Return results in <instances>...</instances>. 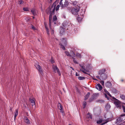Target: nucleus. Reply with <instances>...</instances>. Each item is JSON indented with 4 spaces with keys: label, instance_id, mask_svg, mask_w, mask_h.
<instances>
[{
    "label": "nucleus",
    "instance_id": "13d9d810",
    "mask_svg": "<svg viewBox=\"0 0 125 125\" xmlns=\"http://www.w3.org/2000/svg\"><path fill=\"white\" fill-rule=\"evenodd\" d=\"M105 95L106 97H107V96L106 94H105Z\"/></svg>",
    "mask_w": 125,
    "mask_h": 125
},
{
    "label": "nucleus",
    "instance_id": "412c9836",
    "mask_svg": "<svg viewBox=\"0 0 125 125\" xmlns=\"http://www.w3.org/2000/svg\"><path fill=\"white\" fill-rule=\"evenodd\" d=\"M87 117L89 119H92V117L91 115L89 113H88L87 115Z\"/></svg>",
    "mask_w": 125,
    "mask_h": 125
},
{
    "label": "nucleus",
    "instance_id": "774afa93",
    "mask_svg": "<svg viewBox=\"0 0 125 125\" xmlns=\"http://www.w3.org/2000/svg\"><path fill=\"white\" fill-rule=\"evenodd\" d=\"M69 125H72L71 124H69Z\"/></svg>",
    "mask_w": 125,
    "mask_h": 125
},
{
    "label": "nucleus",
    "instance_id": "0eeeda50",
    "mask_svg": "<svg viewBox=\"0 0 125 125\" xmlns=\"http://www.w3.org/2000/svg\"><path fill=\"white\" fill-rule=\"evenodd\" d=\"M114 103V104L117 107H121L120 103L118 100L115 101Z\"/></svg>",
    "mask_w": 125,
    "mask_h": 125
},
{
    "label": "nucleus",
    "instance_id": "bf43d9fd",
    "mask_svg": "<svg viewBox=\"0 0 125 125\" xmlns=\"http://www.w3.org/2000/svg\"><path fill=\"white\" fill-rule=\"evenodd\" d=\"M53 22H54V24H56V21Z\"/></svg>",
    "mask_w": 125,
    "mask_h": 125
},
{
    "label": "nucleus",
    "instance_id": "ddd939ff",
    "mask_svg": "<svg viewBox=\"0 0 125 125\" xmlns=\"http://www.w3.org/2000/svg\"><path fill=\"white\" fill-rule=\"evenodd\" d=\"M100 77L102 80H106L107 78V75L105 73L103 74V75L100 76Z\"/></svg>",
    "mask_w": 125,
    "mask_h": 125
},
{
    "label": "nucleus",
    "instance_id": "4468645a",
    "mask_svg": "<svg viewBox=\"0 0 125 125\" xmlns=\"http://www.w3.org/2000/svg\"><path fill=\"white\" fill-rule=\"evenodd\" d=\"M65 28L61 27L60 28V34H62L64 32Z\"/></svg>",
    "mask_w": 125,
    "mask_h": 125
},
{
    "label": "nucleus",
    "instance_id": "37998d69",
    "mask_svg": "<svg viewBox=\"0 0 125 125\" xmlns=\"http://www.w3.org/2000/svg\"><path fill=\"white\" fill-rule=\"evenodd\" d=\"M50 61L52 63H53L54 62V61L52 58L51 59V60H50Z\"/></svg>",
    "mask_w": 125,
    "mask_h": 125
},
{
    "label": "nucleus",
    "instance_id": "cd10ccee",
    "mask_svg": "<svg viewBox=\"0 0 125 125\" xmlns=\"http://www.w3.org/2000/svg\"><path fill=\"white\" fill-rule=\"evenodd\" d=\"M103 120L102 119H100L97 121L96 123L97 124H100L102 123Z\"/></svg>",
    "mask_w": 125,
    "mask_h": 125
},
{
    "label": "nucleus",
    "instance_id": "5701e85b",
    "mask_svg": "<svg viewBox=\"0 0 125 125\" xmlns=\"http://www.w3.org/2000/svg\"><path fill=\"white\" fill-rule=\"evenodd\" d=\"M112 120L111 118H107L105 120H103V121H105V122H107V123L110 121H111Z\"/></svg>",
    "mask_w": 125,
    "mask_h": 125
},
{
    "label": "nucleus",
    "instance_id": "58836bf2",
    "mask_svg": "<svg viewBox=\"0 0 125 125\" xmlns=\"http://www.w3.org/2000/svg\"><path fill=\"white\" fill-rule=\"evenodd\" d=\"M46 31V32L48 34V35H49V30L48 29V28H45Z\"/></svg>",
    "mask_w": 125,
    "mask_h": 125
},
{
    "label": "nucleus",
    "instance_id": "c756f323",
    "mask_svg": "<svg viewBox=\"0 0 125 125\" xmlns=\"http://www.w3.org/2000/svg\"><path fill=\"white\" fill-rule=\"evenodd\" d=\"M65 52L67 56H71V55L70 54L69 52L67 51H65Z\"/></svg>",
    "mask_w": 125,
    "mask_h": 125
},
{
    "label": "nucleus",
    "instance_id": "5fc2aeb1",
    "mask_svg": "<svg viewBox=\"0 0 125 125\" xmlns=\"http://www.w3.org/2000/svg\"><path fill=\"white\" fill-rule=\"evenodd\" d=\"M76 75L77 76H79V74L77 73H76Z\"/></svg>",
    "mask_w": 125,
    "mask_h": 125
},
{
    "label": "nucleus",
    "instance_id": "dca6fc26",
    "mask_svg": "<svg viewBox=\"0 0 125 125\" xmlns=\"http://www.w3.org/2000/svg\"><path fill=\"white\" fill-rule=\"evenodd\" d=\"M29 99L31 103H32L31 105L32 106L35 105V103L34 100L30 98Z\"/></svg>",
    "mask_w": 125,
    "mask_h": 125
},
{
    "label": "nucleus",
    "instance_id": "4c0bfd02",
    "mask_svg": "<svg viewBox=\"0 0 125 125\" xmlns=\"http://www.w3.org/2000/svg\"><path fill=\"white\" fill-rule=\"evenodd\" d=\"M60 109L59 108V109L60 111V112H62V113H63V107H62V106L60 107Z\"/></svg>",
    "mask_w": 125,
    "mask_h": 125
},
{
    "label": "nucleus",
    "instance_id": "393cba45",
    "mask_svg": "<svg viewBox=\"0 0 125 125\" xmlns=\"http://www.w3.org/2000/svg\"><path fill=\"white\" fill-rule=\"evenodd\" d=\"M57 19V18L56 15L54 16L53 18V22L56 21Z\"/></svg>",
    "mask_w": 125,
    "mask_h": 125
},
{
    "label": "nucleus",
    "instance_id": "39448f33",
    "mask_svg": "<svg viewBox=\"0 0 125 125\" xmlns=\"http://www.w3.org/2000/svg\"><path fill=\"white\" fill-rule=\"evenodd\" d=\"M125 120V114L123 115H121L119 117L117 120L118 121L121 122H122L123 121L124 122V120Z\"/></svg>",
    "mask_w": 125,
    "mask_h": 125
},
{
    "label": "nucleus",
    "instance_id": "72a5a7b5",
    "mask_svg": "<svg viewBox=\"0 0 125 125\" xmlns=\"http://www.w3.org/2000/svg\"><path fill=\"white\" fill-rule=\"evenodd\" d=\"M23 10L25 11H29L28 9L27 8H23Z\"/></svg>",
    "mask_w": 125,
    "mask_h": 125
},
{
    "label": "nucleus",
    "instance_id": "7ed1b4c3",
    "mask_svg": "<svg viewBox=\"0 0 125 125\" xmlns=\"http://www.w3.org/2000/svg\"><path fill=\"white\" fill-rule=\"evenodd\" d=\"M34 66L41 73H42L43 71L42 68V67L39 65L38 62L36 63L34 65Z\"/></svg>",
    "mask_w": 125,
    "mask_h": 125
},
{
    "label": "nucleus",
    "instance_id": "7c9ffc66",
    "mask_svg": "<svg viewBox=\"0 0 125 125\" xmlns=\"http://www.w3.org/2000/svg\"><path fill=\"white\" fill-rule=\"evenodd\" d=\"M76 56L77 57L79 58H81L82 57L81 55L79 53H77L76 54Z\"/></svg>",
    "mask_w": 125,
    "mask_h": 125
},
{
    "label": "nucleus",
    "instance_id": "2f4dec72",
    "mask_svg": "<svg viewBox=\"0 0 125 125\" xmlns=\"http://www.w3.org/2000/svg\"><path fill=\"white\" fill-rule=\"evenodd\" d=\"M67 23L68 22H63L62 24L63 26L64 27H66L67 26Z\"/></svg>",
    "mask_w": 125,
    "mask_h": 125
},
{
    "label": "nucleus",
    "instance_id": "e2e57ef3",
    "mask_svg": "<svg viewBox=\"0 0 125 125\" xmlns=\"http://www.w3.org/2000/svg\"><path fill=\"white\" fill-rule=\"evenodd\" d=\"M100 101H101L102 102H104V101L103 100H101Z\"/></svg>",
    "mask_w": 125,
    "mask_h": 125
},
{
    "label": "nucleus",
    "instance_id": "b1692460",
    "mask_svg": "<svg viewBox=\"0 0 125 125\" xmlns=\"http://www.w3.org/2000/svg\"><path fill=\"white\" fill-rule=\"evenodd\" d=\"M120 97L123 100H125V95L124 94H121L120 95Z\"/></svg>",
    "mask_w": 125,
    "mask_h": 125
},
{
    "label": "nucleus",
    "instance_id": "c03bdc74",
    "mask_svg": "<svg viewBox=\"0 0 125 125\" xmlns=\"http://www.w3.org/2000/svg\"><path fill=\"white\" fill-rule=\"evenodd\" d=\"M62 106L61 104L60 103H59L57 105L58 107L59 108V107H60Z\"/></svg>",
    "mask_w": 125,
    "mask_h": 125
},
{
    "label": "nucleus",
    "instance_id": "6e6d98bb",
    "mask_svg": "<svg viewBox=\"0 0 125 125\" xmlns=\"http://www.w3.org/2000/svg\"><path fill=\"white\" fill-rule=\"evenodd\" d=\"M96 77L98 78V79H100V77H99V76H96Z\"/></svg>",
    "mask_w": 125,
    "mask_h": 125
},
{
    "label": "nucleus",
    "instance_id": "a211bd4d",
    "mask_svg": "<svg viewBox=\"0 0 125 125\" xmlns=\"http://www.w3.org/2000/svg\"><path fill=\"white\" fill-rule=\"evenodd\" d=\"M14 114V119L15 120L16 117L18 115V109H17L16 110Z\"/></svg>",
    "mask_w": 125,
    "mask_h": 125
},
{
    "label": "nucleus",
    "instance_id": "f3484780",
    "mask_svg": "<svg viewBox=\"0 0 125 125\" xmlns=\"http://www.w3.org/2000/svg\"><path fill=\"white\" fill-rule=\"evenodd\" d=\"M111 106L110 104L108 103L106 105L105 107V108L107 110H108L110 108Z\"/></svg>",
    "mask_w": 125,
    "mask_h": 125
},
{
    "label": "nucleus",
    "instance_id": "20e7f679",
    "mask_svg": "<svg viewBox=\"0 0 125 125\" xmlns=\"http://www.w3.org/2000/svg\"><path fill=\"white\" fill-rule=\"evenodd\" d=\"M80 8L78 7L77 8H73L71 9V12L72 14L74 15H76L77 14Z\"/></svg>",
    "mask_w": 125,
    "mask_h": 125
},
{
    "label": "nucleus",
    "instance_id": "864d4df0",
    "mask_svg": "<svg viewBox=\"0 0 125 125\" xmlns=\"http://www.w3.org/2000/svg\"><path fill=\"white\" fill-rule=\"evenodd\" d=\"M92 78L94 80H96V81H98L97 80V79H96L94 77H93V78Z\"/></svg>",
    "mask_w": 125,
    "mask_h": 125
},
{
    "label": "nucleus",
    "instance_id": "3c124183",
    "mask_svg": "<svg viewBox=\"0 0 125 125\" xmlns=\"http://www.w3.org/2000/svg\"><path fill=\"white\" fill-rule=\"evenodd\" d=\"M31 28L34 30H35V28L34 27L33 25L31 26Z\"/></svg>",
    "mask_w": 125,
    "mask_h": 125
},
{
    "label": "nucleus",
    "instance_id": "49530a36",
    "mask_svg": "<svg viewBox=\"0 0 125 125\" xmlns=\"http://www.w3.org/2000/svg\"><path fill=\"white\" fill-rule=\"evenodd\" d=\"M100 83L102 85H103L104 83V81H102L100 82Z\"/></svg>",
    "mask_w": 125,
    "mask_h": 125
},
{
    "label": "nucleus",
    "instance_id": "a19ab883",
    "mask_svg": "<svg viewBox=\"0 0 125 125\" xmlns=\"http://www.w3.org/2000/svg\"><path fill=\"white\" fill-rule=\"evenodd\" d=\"M73 61L75 63L78 64V63L77 62V61L74 58V57H73Z\"/></svg>",
    "mask_w": 125,
    "mask_h": 125
},
{
    "label": "nucleus",
    "instance_id": "69168bd1",
    "mask_svg": "<svg viewBox=\"0 0 125 125\" xmlns=\"http://www.w3.org/2000/svg\"><path fill=\"white\" fill-rule=\"evenodd\" d=\"M62 0H61L60 1V2H61H61H62Z\"/></svg>",
    "mask_w": 125,
    "mask_h": 125
},
{
    "label": "nucleus",
    "instance_id": "423d86ee",
    "mask_svg": "<svg viewBox=\"0 0 125 125\" xmlns=\"http://www.w3.org/2000/svg\"><path fill=\"white\" fill-rule=\"evenodd\" d=\"M105 86L108 88H110L112 87V84L111 82L108 81L105 83Z\"/></svg>",
    "mask_w": 125,
    "mask_h": 125
},
{
    "label": "nucleus",
    "instance_id": "a878e982",
    "mask_svg": "<svg viewBox=\"0 0 125 125\" xmlns=\"http://www.w3.org/2000/svg\"><path fill=\"white\" fill-rule=\"evenodd\" d=\"M59 45L60 46V47L62 48V49L64 50H65V49L64 45H62L61 43H60Z\"/></svg>",
    "mask_w": 125,
    "mask_h": 125
},
{
    "label": "nucleus",
    "instance_id": "2eb2a0df",
    "mask_svg": "<svg viewBox=\"0 0 125 125\" xmlns=\"http://www.w3.org/2000/svg\"><path fill=\"white\" fill-rule=\"evenodd\" d=\"M90 95V92H88L86 94L84 98V100H86L88 98Z\"/></svg>",
    "mask_w": 125,
    "mask_h": 125
},
{
    "label": "nucleus",
    "instance_id": "8fccbe9b",
    "mask_svg": "<svg viewBox=\"0 0 125 125\" xmlns=\"http://www.w3.org/2000/svg\"><path fill=\"white\" fill-rule=\"evenodd\" d=\"M106 123H107V122H104V123L101 124L100 125H103Z\"/></svg>",
    "mask_w": 125,
    "mask_h": 125
},
{
    "label": "nucleus",
    "instance_id": "e433bc0d",
    "mask_svg": "<svg viewBox=\"0 0 125 125\" xmlns=\"http://www.w3.org/2000/svg\"><path fill=\"white\" fill-rule=\"evenodd\" d=\"M60 7V5H57V6L56 7V8H55V10H56V11H57L58 10Z\"/></svg>",
    "mask_w": 125,
    "mask_h": 125
},
{
    "label": "nucleus",
    "instance_id": "79ce46f5",
    "mask_svg": "<svg viewBox=\"0 0 125 125\" xmlns=\"http://www.w3.org/2000/svg\"><path fill=\"white\" fill-rule=\"evenodd\" d=\"M20 4H22L23 3V1L22 0H21L19 1Z\"/></svg>",
    "mask_w": 125,
    "mask_h": 125
},
{
    "label": "nucleus",
    "instance_id": "ea45409f",
    "mask_svg": "<svg viewBox=\"0 0 125 125\" xmlns=\"http://www.w3.org/2000/svg\"><path fill=\"white\" fill-rule=\"evenodd\" d=\"M77 3V2L76 1H74L72 3L74 5H76Z\"/></svg>",
    "mask_w": 125,
    "mask_h": 125
},
{
    "label": "nucleus",
    "instance_id": "9d476101",
    "mask_svg": "<svg viewBox=\"0 0 125 125\" xmlns=\"http://www.w3.org/2000/svg\"><path fill=\"white\" fill-rule=\"evenodd\" d=\"M68 4L69 3L66 0L65 1L64 4L63 5H62V8H64L67 7Z\"/></svg>",
    "mask_w": 125,
    "mask_h": 125
},
{
    "label": "nucleus",
    "instance_id": "6e6552de",
    "mask_svg": "<svg viewBox=\"0 0 125 125\" xmlns=\"http://www.w3.org/2000/svg\"><path fill=\"white\" fill-rule=\"evenodd\" d=\"M61 42L62 44L65 46L67 45V39L65 38H62L61 39Z\"/></svg>",
    "mask_w": 125,
    "mask_h": 125
},
{
    "label": "nucleus",
    "instance_id": "6ab92c4d",
    "mask_svg": "<svg viewBox=\"0 0 125 125\" xmlns=\"http://www.w3.org/2000/svg\"><path fill=\"white\" fill-rule=\"evenodd\" d=\"M81 16H80V15H78L77 18V19L78 21H81L82 19V17Z\"/></svg>",
    "mask_w": 125,
    "mask_h": 125
},
{
    "label": "nucleus",
    "instance_id": "1a4fd4ad",
    "mask_svg": "<svg viewBox=\"0 0 125 125\" xmlns=\"http://www.w3.org/2000/svg\"><path fill=\"white\" fill-rule=\"evenodd\" d=\"M106 71V70L105 69H102L99 71L98 74L100 75V76L103 75V74H104V73Z\"/></svg>",
    "mask_w": 125,
    "mask_h": 125
},
{
    "label": "nucleus",
    "instance_id": "aec40b11",
    "mask_svg": "<svg viewBox=\"0 0 125 125\" xmlns=\"http://www.w3.org/2000/svg\"><path fill=\"white\" fill-rule=\"evenodd\" d=\"M31 12L34 15H36V10L35 9H32L31 10Z\"/></svg>",
    "mask_w": 125,
    "mask_h": 125
},
{
    "label": "nucleus",
    "instance_id": "4be33fe9",
    "mask_svg": "<svg viewBox=\"0 0 125 125\" xmlns=\"http://www.w3.org/2000/svg\"><path fill=\"white\" fill-rule=\"evenodd\" d=\"M81 71L83 73H85L86 74H88L87 73V72H89V71L88 70H81V69H80Z\"/></svg>",
    "mask_w": 125,
    "mask_h": 125
},
{
    "label": "nucleus",
    "instance_id": "052dcab7",
    "mask_svg": "<svg viewBox=\"0 0 125 125\" xmlns=\"http://www.w3.org/2000/svg\"><path fill=\"white\" fill-rule=\"evenodd\" d=\"M70 68H71L72 69V70H74V69L72 67H70Z\"/></svg>",
    "mask_w": 125,
    "mask_h": 125
},
{
    "label": "nucleus",
    "instance_id": "4d7b16f0",
    "mask_svg": "<svg viewBox=\"0 0 125 125\" xmlns=\"http://www.w3.org/2000/svg\"><path fill=\"white\" fill-rule=\"evenodd\" d=\"M49 2V3L51 2L52 1V0H48Z\"/></svg>",
    "mask_w": 125,
    "mask_h": 125
},
{
    "label": "nucleus",
    "instance_id": "338daca9",
    "mask_svg": "<svg viewBox=\"0 0 125 125\" xmlns=\"http://www.w3.org/2000/svg\"><path fill=\"white\" fill-rule=\"evenodd\" d=\"M33 18H34V17H33Z\"/></svg>",
    "mask_w": 125,
    "mask_h": 125
},
{
    "label": "nucleus",
    "instance_id": "f03ea898",
    "mask_svg": "<svg viewBox=\"0 0 125 125\" xmlns=\"http://www.w3.org/2000/svg\"><path fill=\"white\" fill-rule=\"evenodd\" d=\"M52 68L53 70V72H54L55 73H58L59 75L60 76L61 75V74L60 72L56 65L53 64L52 65Z\"/></svg>",
    "mask_w": 125,
    "mask_h": 125
},
{
    "label": "nucleus",
    "instance_id": "473e14b6",
    "mask_svg": "<svg viewBox=\"0 0 125 125\" xmlns=\"http://www.w3.org/2000/svg\"><path fill=\"white\" fill-rule=\"evenodd\" d=\"M87 104L86 103V102L85 101H84L83 102V108H85Z\"/></svg>",
    "mask_w": 125,
    "mask_h": 125
},
{
    "label": "nucleus",
    "instance_id": "f8f14e48",
    "mask_svg": "<svg viewBox=\"0 0 125 125\" xmlns=\"http://www.w3.org/2000/svg\"><path fill=\"white\" fill-rule=\"evenodd\" d=\"M24 119V122L27 124H30V121L26 117H25Z\"/></svg>",
    "mask_w": 125,
    "mask_h": 125
},
{
    "label": "nucleus",
    "instance_id": "680f3d73",
    "mask_svg": "<svg viewBox=\"0 0 125 125\" xmlns=\"http://www.w3.org/2000/svg\"><path fill=\"white\" fill-rule=\"evenodd\" d=\"M10 111H11V112H12V109L11 108L10 109Z\"/></svg>",
    "mask_w": 125,
    "mask_h": 125
},
{
    "label": "nucleus",
    "instance_id": "f257e3e1",
    "mask_svg": "<svg viewBox=\"0 0 125 125\" xmlns=\"http://www.w3.org/2000/svg\"><path fill=\"white\" fill-rule=\"evenodd\" d=\"M56 6V3L54 2L53 3L51 7H49L46 10V13L47 14L49 15V27L51 30H52L51 31V33L52 34H54V30L52 29L51 23L52 20V15H53L55 13V6Z\"/></svg>",
    "mask_w": 125,
    "mask_h": 125
},
{
    "label": "nucleus",
    "instance_id": "a18cd8bd",
    "mask_svg": "<svg viewBox=\"0 0 125 125\" xmlns=\"http://www.w3.org/2000/svg\"><path fill=\"white\" fill-rule=\"evenodd\" d=\"M83 14H84V13H83L82 11L81 12V13L80 14V16H81L82 17H83Z\"/></svg>",
    "mask_w": 125,
    "mask_h": 125
},
{
    "label": "nucleus",
    "instance_id": "603ef678",
    "mask_svg": "<svg viewBox=\"0 0 125 125\" xmlns=\"http://www.w3.org/2000/svg\"><path fill=\"white\" fill-rule=\"evenodd\" d=\"M60 4L61 5V7H62V5H63L62 2H61V1L60 2Z\"/></svg>",
    "mask_w": 125,
    "mask_h": 125
},
{
    "label": "nucleus",
    "instance_id": "0e129e2a",
    "mask_svg": "<svg viewBox=\"0 0 125 125\" xmlns=\"http://www.w3.org/2000/svg\"><path fill=\"white\" fill-rule=\"evenodd\" d=\"M115 91L116 92H117V90L115 89Z\"/></svg>",
    "mask_w": 125,
    "mask_h": 125
},
{
    "label": "nucleus",
    "instance_id": "c85d7f7f",
    "mask_svg": "<svg viewBox=\"0 0 125 125\" xmlns=\"http://www.w3.org/2000/svg\"><path fill=\"white\" fill-rule=\"evenodd\" d=\"M78 79L80 80H84L85 78L83 77L80 76L78 77Z\"/></svg>",
    "mask_w": 125,
    "mask_h": 125
},
{
    "label": "nucleus",
    "instance_id": "c9c22d12",
    "mask_svg": "<svg viewBox=\"0 0 125 125\" xmlns=\"http://www.w3.org/2000/svg\"><path fill=\"white\" fill-rule=\"evenodd\" d=\"M80 66L82 68V69L81 70H85L86 69H85V67L81 65V64H79Z\"/></svg>",
    "mask_w": 125,
    "mask_h": 125
},
{
    "label": "nucleus",
    "instance_id": "9b49d317",
    "mask_svg": "<svg viewBox=\"0 0 125 125\" xmlns=\"http://www.w3.org/2000/svg\"><path fill=\"white\" fill-rule=\"evenodd\" d=\"M96 88L99 91H101L102 89V87L99 83H98L96 86Z\"/></svg>",
    "mask_w": 125,
    "mask_h": 125
},
{
    "label": "nucleus",
    "instance_id": "de8ad7c7",
    "mask_svg": "<svg viewBox=\"0 0 125 125\" xmlns=\"http://www.w3.org/2000/svg\"><path fill=\"white\" fill-rule=\"evenodd\" d=\"M122 108L124 112H125V107L124 106H123Z\"/></svg>",
    "mask_w": 125,
    "mask_h": 125
},
{
    "label": "nucleus",
    "instance_id": "bb28decb",
    "mask_svg": "<svg viewBox=\"0 0 125 125\" xmlns=\"http://www.w3.org/2000/svg\"><path fill=\"white\" fill-rule=\"evenodd\" d=\"M71 54V56L73 58L75 57V54L73 51H72V53Z\"/></svg>",
    "mask_w": 125,
    "mask_h": 125
},
{
    "label": "nucleus",
    "instance_id": "09e8293b",
    "mask_svg": "<svg viewBox=\"0 0 125 125\" xmlns=\"http://www.w3.org/2000/svg\"><path fill=\"white\" fill-rule=\"evenodd\" d=\"M44 24V26H45V28H48V27L47 26V25L46 23H45Z\"/></svg>",
    "mask_w": 125,
    "mask_h": 125
},
{
    "label": "nucleus",
    "instance_id": "f704fd0d",
    "mask_svg": "<svg viewBox=\"0 0 125 125\" xmlns=\"http://www.w3.org/2000/svg\"><path fill=\"white\" fill-rule=\"evenodd\" d=\"M104 91L106 93V94H108L109 96H111V95L110 94L109 92H108L106 90L104 89Z\"/></svg>",
    "mask_w": 125,
    "mask_h": 125
}]
</instances>
